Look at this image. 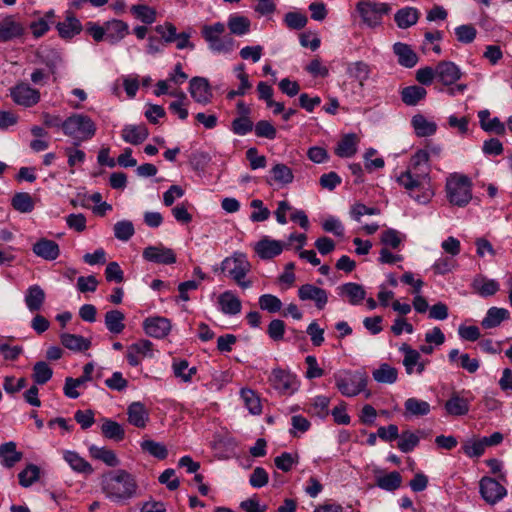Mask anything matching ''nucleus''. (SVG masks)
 Masks as SVG:
<instances>
[{"label":"nucleus","mask_w":512,"mask_h":512,"mask_svg":"<svg viewBox=\"0 0 512 512\" xmlns=\"http://www.w3.org/2000/svg\"><path fill=\"white\" fill-rule=\"evenodd\" d=\"M397 182L419 203L425 204L432 199L434 188L427 150H419L412 156L409 168L397 177Z\"/></svg>","instance_id":"1"},{"label":"nucleus","mask_w":512,"mask_h":512,"mask_svg":"<svg viewBox=\"0 0 512 512\" xmlns=\"http://www.w3.org/2000/svg\"><path fill=\"white\" fill-rule=\"evenodd\" d=\"M102 492L114 502L124 503L139 495V487L135 477L123 469L102 474Z\"/></svg>","instance_id":"2"},{"label":"nucleus","mask_w":512,"mask_h":512,"mask_svg":"<svg viewBox=\"0 0 512 512\" xmlns=\"http://www.w3.org/2000/svg\"><path fill=\"white\" fill-rule=\"evenodd\" d=\"M225 31L226 25L222 22L202 27L201 35L212 52L228 54L234 50L235 40L230 34H225Z\"/></svg>","instance_id":"3"},{"label":"nucleus","mask_w":512,"mask_h":512,"mask_svg":"<svg viewBox=\"0 0 512 512\" xmlns=\"http://www.w3.org/2000/svg\"><path fill=\"white\" fill-rule=\"evenodd\" d=\"M333 377L337 389L345 397H354L367 386V375L361 371L341 370Z\"/></svg>","instance_id":"4"},{"label":"nucleus","mask_w":512,"mask_h":512,"mask_svg":"<svg viewBox=\"0 0 512 512\" xmlns=\"http://www.w3.org/2000/svg\"><path fill=\"white\" fill-rule=\"evenodd\" d=\"M471 186L472 183L467 176L460 174L450 175L446 181V192L449 202L459 207L466 206L472 198Z\"/></svg>","instance_id":"5"},{"label":"nucleus","mask_w":512,"mask_h":512,"mask_svg":"<svg viewBox=\"0 0 512 512\" xmlns=\"http://www.w3.org/2000/svg\"><path fill=\"white\" fill-rule=\"evenodd\" d=\"M251 265L243 253L235 252L231 257L225 258L221 263V270L228 275L242 288H249L251 281H243L250 271Z\"/></svg>","instance_id":"6"},{"label":"nucleus","mask_w":512,"mask_h":512,"mask_svg":"<svg viewBox=\"0 0 512 512\" xmlns=\"http://www.w3.org/2000/svg\"><path fill=\"white\" fill-rule=\"evenodd\" d=\"M62 130L76 140H86L94 134V123L86 115L74 114L62 123Z\"/></svg>","instance_id":"7"},{"label":"nucleus","mask_w":512,"mask_h":512,"mask_svg":"<svg viewBox=\"0 0 512 512\" xmlns=\"http://www.w3.org/2000/svg\"><path fill=\"white\" fill-rule=\"evenodd\" d=\"M269 382L271 386L283 396H290L299 388V381L296 375L282 368L272 370Z\"/></svg>","instance_id":"8"},{"label":"nucleus","mask_w":512,"mask_h":512,"mask_svg":"<svg viewBox=\"0 0 512 512\" xmlns=\"http://www.w3.org/2000/svg\"><path fill=\"white\" fill-rule=\"evenodd\" d=\"M474 399L469 390L453 391L444 404V409L449 416H465L470 411V403Z\"/></svg>","instance_id":"9"},{"label":"nucleus","mask_w":512,"mask_h":512,"mask_svg":"<svg viewBox=\"0 0 512 512\" xmlns=\"http://www.w3.org/2000/svg\"><path fill=\"white\" fill-rule=\"evenodd\" d=\"M357 9L363 21L370 27H375L381 23L383 15L390 10L385 3H376L369 0H363L358 3Z\"/></svg>","instance_id":"10"},{"label":"nucleus","mask_w":512,"mask_h":512,"mask_svg":"<svg viewBox=\"0 0 512 512\" xmlns=\"http://www.w3.org/2000/svg\"><path fill=\"white\" fill-rule=\"evenodd\" d=\"M479 490L482 498L490 505L502 500L507 490L497 480L491 477H483L479 482Z\"/></svg>","instance_id":"11"},{"label":"nucleus","mask_w":512,"mask_h":512,"mask_svg":"<svg viewBox=\"0 0 512 512\" xmlns=\"http://www.w3.org/2000/svg\"><path fill=\"white\" fill-rule=\"evenodd\" d=\"M13 101L24 107H32L40 101V92L26 83H20L11 89Z\"/></svg>","instance_id":"12"},{"label":"nucleus","mask_w":512,"mask_h":512,"mask_svg":"<svg viewBox=\"0 0 512 512\" xmlns=\"http://www.w3.org/2000/svg\"><path fill=\"white\" fill-rule=\"evenodd\" d=\"M24 32V25L13 15L6 16L0 21V43L20 38Z\"/></svg>","instance_id":"13"},{"label":"nucleus","mask_w":512,"mask_h":512,"mask_svg":"<svg viewBox=\"0 0 512 512\" xmlns=\"http://www.w3.org/2000/svg\"><path fill=\"white\" fill-rule=\"evenodd\" d=\"M143 258L146 261L169 265L176 262V255L171 248H167L161 244L156 246H148L143 250Z\"/></svg>","instance_id":"14"},{"label":"nucleus","mask_w":512,"mask_h":512,"mask_svg":"<svg viewBox=\"0 0 512 512\" xmlns=\"http://www.w3.org/2000/svg\"><path fill=\"white\" fill-rule=\"evenodd\" d=\"M146 357H153V344L151 341L142 339L128 346L126 358L131 366H138L142 359Z\"/></svg>","instance_id":"15"},{"label":"nucleus","mask_w":512,"mask_h":512,"mask_svg":"<svg viewBox=\"0 0 512 512\" xmlns=\"http://www.w3.org/2000/svg\"><path fill=\"white\" fill-rule=\"evenodd\" d=\"M128 33V25L121 20H112L103 27L98 26V41L108 40L111 43L118 41Z\"/></svg>","instance_id":"16"},{"label":"nucleus","mask_w":512,"mask_h":512,"mask_svg":"<svg viewBox=\"0 0 512 512\" xmlns=\"http://www.w3.org/2000/svg\"><path fill=\"white\" fill-rule=\"evenodd\" d=\"M285 246L283 242L265 236L255 244L254 250L261 259L269 260L280 255Z\"/></svg>","instance_id":"17"},{"label":"nucleus","mask_w":512,"mask_h":512,"mask_svg":"<svg viewBox=\"0 0 512 512\" xmlns=\"http://www.w3.org/2000/svg\"><path fill=\"white\" fill-rule=\"evenodd\" d=\"M189 91L191 97L198 103L208 104L213 97L211 87L206 78L194 77L190 80Z\"/></svg>","instance_id":"18"},{"label":"nucleus","mask_w":512,"mask_h":512,"mask_svg":"<svg viewBox=\"0 0 512 512\" xmlns=\"http://www.w3.org/2000/svg\"><path fill=\"white\" fill-rule=\"evenodd\" d=\"M462 76L460 68L451 61H441L436 65V79L443 85L454 84Z\"/></svg>","instance_id":"19"},{"label":"nucleus","mask_w":512,"mask_h":512,"mask_svg":"<svg viewBox=\"0 0 512 512\" xmlns=\"http://www.w3.org/2000/svg\"><path fill=\"white\" fill-rule=\"evenodd\" d=\"M298 296L302 301H314L319 310H322L328 302L327 292L312 284H304L300 286L298 289Z\"/></svg>","instance_id":"20"},{"label":"nucleus","mask_w":512,"mask_h":512,"mask_svg":"<svg viewBox=\"0 0 512 512\" xmlns=\"http://www.w3.org/2000/svg\"><path fill=\"white\" fill-rule=\"evenodd\" d=\"M143 328L147 335L161 339L169 334L171 323L165 317H151L144 321Z\"/></svg>","instance_id":"21"},{"label":"nucleus","mask_w":512,"mask_h":512,"mask_svg":"<svg viewBox=\"0 0 512 512\" xmlns=\"http://www.w3.org/2000/svg\"><path fill=\"white\" fill-rule=\"evenodd\" d=\"M149 135L148 129L144 124L140 125H126L122 129V139L126 143H130L132 145H139L144 142Z\"/></svg>","instance_id":"22"},{"label":"nucleus","mask_w":512,"mask_h":512,"mask_svg":"<svg viewBox=\"0 0 512 512\" xmlns=\"http://www.w3.org/2000/svg\"><path fill=\"white\" fill-rule=\"evenodd\" d=\"M33 252L45 260H55L60 253L58 244L53 240L42 238L37 241L32 248Z\"/></svg>","instance_id":"23"},{"label":"nucleus","mask_w":512,"mask_h":512,"mask_svg":"<svg viewBox=\"0 0 512 512\" xmlns=\"http://www.w3.org/2000/svg\"><path fill=\"white\" fill-rule=\"evenodd\" d=\"M127 414L129 423L138 428H144L149 420V414L141 402L131 403Z\"/></svg>","instance_id":"24"},{"label":"nucleus","mask_w":512,"mask_h":512,"mask_svg":"<svg viewBox=\"0 0 512 512\" xmlns=\"http://www.w3.org/2000/svg\"><path fill=\"white\" fill-rule=\"evenodd\" d=\"M393 51L398 57L399 64L404 67L412 68L418 62L417 54L407 44L397 42L393 45Z\"/></svg>","instance_id":"25"},{"label":"nucleus","mask_w":512,"mask_h":512,"mask_svg":"<svg viewBox=\"0 0 512 512\" xmlns=\"http://www.w3.org/2000/svg\"><path fill=\"white\" fill-rule=\"evenodd\" d=\"M64 459L72 470L77 473L91 475L94 472L93 466L74 451H65Z\"/></svg>","instance_id":"26"},{"label":"nucleus","mask_w":512,"mask_h":512,"mask_svg":"<svg viewBox=\"0 0 512 512\" xmlns=\"http://www.w3.org/2000/svg\"><path fill=\"white\" fill-rule=\"evenodd\" d=\"M479 122L481 128L486 132H494L497 135H504L506 127L498 117L490 119V112L488 110H481L478 112Z\"/></svg>","instance_id":"27"},{"label":"nucleus","mask_w":512,"mask_h":512,"mask_svg":"<svg viewBox=\"0 0 512 512\" xmlns=\"http://www.w3.org/2000/svg\"><path fill=\"white\" fill-rule=\"evenodd\" d=\"M419 17L420 12L418 9L414 7H404L395 13L394 20L399 28L407 29L415 25Z\"/></svg>","instance_id":"28"},{"label":"nucleus","mask_w":512,"mask_h":512,"mask_svg":"<svg viewBox=\"0 0 512 512\" xmlns=\"http://www.w3.org/2000/svg\"><path fill=\"white\" fill-rule=\"evenodd\" d=\"M472 288L482 297L494 295L499 290V283L493 279H487L482 275L476 276L472 281Z\"/></svg>","instance_id":"29"},{"label":"nucleus","mask_w":512,"mask_h":512,"mask_svg":"<svg viewBox=\"0 0 512 512\" xmlns=\"http://www.w3.org/2000/svg\"><path fill=\"white\" fill-rule=\"evenodd\" d=\"M358 137L356 134L351 133L345 135L337 144L335 154L342 158H349L356 154Z\"/></svg>","instance_id":"30"},{"label":"nucleus","mask_w":512,"mask_h":512,"mask_svg":"<svg viewBox=\"0 0 512 512\" xmlns=\"http://www.w3.org/2000/svg\"><path fill=\"white\" fill-rule=\"evenodd\" d=\"M60 341L64 347L73 351H84L92 345L91 339L70 333H62Z\"/></svg>","instance_id":"31"},{"label":"nucleus","mask_w":512,"mask_h":512,"mask_svg":"<svg viewBox=\"0 0 512 512\" xmlns=\"http://www.w3.org/2000/svg\"><path fill=\"white\" fill-rule=\"evenodd\" d=\"M45 301V292L39 285H32L27 289L25 303L31 312L39 311Z\"/></svg>","instance_id":"32"},{"label":"nucleus","mask_w":512,"mask_h":512,"mask_svg":"<svg viewBox=\"0 0 512 512\" xmlns=\"http://www.w3.org/2000/svg\"><path fill=\"white\" fill-rule=\"evenodd\" d=\"M412 127L418 137H427L435 134L437 130V124L433 121H429L422 114H417L412 117Z\"/></svg>","instance_id":"33"},{"label":"nucleus","mask_w":512,"mask_h":512,"mask_svg":"<svg viewBox=\"0 0 512 512\" xmlns=\"http://www.w3.org/2000/svg\"><path fill=\"white\" fill-rule=\"evenodd\" d=\"M23 457V453L16 450V444L12 441L0 446V458L2 465L11 468Z\"/></svg>","instance_id":"34"},{"label":"nucleus","mask_w":512,"mask_h":512,"mask_svg":"<svg viewBox=\"0 0 512 512\" xmlns=\"http://www.w3.org/2000/svg\"><path fill=\"white\" fill-rule=\"evenodd\" d=\"M218 303L224 314L236 315L241 312L240 299L230 291L222 293L218 298Z\"/></svg>","instance_id":"35"},{"label":"nucleus","mask_w":512,"mask_h":512,"mask_svg":"<svg viewBox=\"0 0 512 512\" xmlns=\"http://www.w3.org/2000/svg\"><path fill=\"white\" fill-rule=\"evenodd\" d=\"M338 290L339 294L346 296L352 305L359 304L366 296L364 288L360 284L353 282L341 285Z\"/></svg>","instance_id":"36"},{"label":"nucleus","mask_w":512,"mask_h":512,"mask_svg":"<svg viewBox=\"0 0 512 512\" xmlns=\"http://www.w3.org/2000/svg\"><path fill=\"white\" fill-rule=\"evenodd\" d=\"M347 73L359 82L360 87H363L364 82L370 77L371 68L363 61H356L348 64Z\"/></svg>","instance_id":"37"},{"label":"nucleus","mask_w":512,"mask_h":512,"mask_svg":"<svg viewBox=\"0 0 512 512\" xmlns=\"http://www.w3.org/2000/svg\"><path fill=\"white\" fill-rule=\"evenodd\" d=\"M251 22L250 20L242 15L232 14L229 16L227 21V27L231 34L237 36H243L250 31Z\"/></svg>","instance_id":"38"},{"label":"nucleus","mask_w":512,"mask_h":512,"mask_svg":"<svg viewBox=\"0 0 512 512\" xmlns=\"http://www.w3.org/2000/svg\"><path fill=\"white\" fill-rule=\"evenodd\" d=\"M509 317V311L505 308H490L481 325L486 329H491L500 325V323Z\"/></svg>","instance_id":"39"},{"label":"nucleus","mask_w":512,"mask_h":512,"mask_svg":"<svg viewBox=\"0 0 512 512\" xmlns=\"http://www.w3.org/2000/svg\"><path fill=\"white\" fill-rule=\"evenodd\" d=\"M426 94L427 92L424 87L412 85L405 87L401 91V99L406 105L415 106L419 101L425 98Z\"/></svg>","instance_id":"40"},{"label":"nucleus","mask_w":512,"mask_h":512,"mask_svg":"<svg viewBox=\"0 0 512 512\" xmlns=\"http://www.w3.org/2000/svg\"><path fill=\"white\" fill-rule=\"evenodd\" d=\"M372 376L378 383L393 384L397 380L398 371L389 364L383 363L372 372Z\"/></svg>","instance_id":"41"},{"label":"nucleus","mask_w":512,"mask_h":512,"mask_svg":"<svg viewBox=\"0 0 512 512\" xmlns=\"http://www.w3.org/2000/svg\"><path fill=\"white\" fill-rule=\"evenodd\" d=\"M101 431L106 438L114 441H121L125 436V431L118 422L106 418L102 419Z\"/></svg>","instance_id":"42"},{"label":"nucleus","mask_w":512,"mask_h":512,"mask_svg":"<svg viewBox=\"0 0 512 512\" xmlns=\"http://www.w3.org/2000/svg\"><path fill=\"white\" fill-rule=\"evenodd\" d=\"M405 412L411 416H424L430 413V404L417 398H408L405 403Z\"/></svg>","instance_id":"43"},{"label":"nucleus","mask_w":512,"mask_h":512,"mask_svg":"<svg viewBox=\"0 0 512 512\" xmlns=\"http://www.w3.org/2000/svg\"><path fill=\"white\" fill-rule=\"evenodd\" d=\"M399 350L404 353L403 366L405 367L407 374L411 375L414 372L416 364L419 363L421 355L407 343H403Z\"/></svg>","instance_id":"44"},{"label":"nucleus","mask_w":512,"mask_h":512,"mask_svg":"<svg viewBox=\"0 0 512 512\" xmlns=\"http://www.w3.org/2000/svg\"><path fill=\"white\" fill-rule=\"evenodd\" d=\"M124 319L125 316L121 311L111 310L105 314V325L111 333L119 334L125 327Z\"/></svg>","instance_id":"45"},{"label":"nucleus","mask_w":512,"mask_h":512,"mask_svg":"<svg viewBox=\"0 0 512 512\" xmlns=\"http://www.w3.org/2000/svg\"><path fill=\"white\" fill-rule=\"evenodd\" d=\"M59 35L62 38L70 39L75 34L80 33L81 31V24L80 22L74 18V17H67L65 21L59 22L56 26Z\"/></svg>","instance_id":"46"},{"label":"nucleus","mask_w":512,"mask_h":512,"mask_svg":"<svg viewBox=\"0 0 512 512\" xmlns=\"http://www.w3.org/2000/svg\"><path fill=\"white\" fill-rule=\"evenodd\" d=\"M52 375L53 371L46 362L39 361L34 364L32 379L35 382V384H46L52 378Z\"/></svg>","instance_id":"47"},{"label":"nucleus","mask_w":512,"mask_h":512,"mask_svg":"<svg viewBox=\"0 0 512 512\" xmlns=\"http://www.w3.org/2000/svg\"><path fill=\"white\" fill-rule=\"evenodd\" d=\"M402 483V477L399 472L393 471L386 475L378 476L376 479V484L381 489L387 491H394L400 487Z\"/></svg>","instance_id":"48"},{"label":"nucleus","mask_w":512,"mask_h":512,"mask_svg":"<svg viewBox=\"0 0 512 512\" xmlns=\"http://www.w3.org/2000/svg\"><path fill=\"white\" fill-rule=\"evenodd\" d=\"M40 476V468L35 464H29L18 474L19 484L24 487H30Z\"/></svg>","instance_id":"49"},{"label":"nucleus","mask_w":512,"mask_h":512,"mask_svg":"<svg viewBox=\"0 0 512 512\" xmlns=\"http://www.w3.org/2000/svg\"><path fill=\"white\" fill-rule=\"evenodd\" d=\"M11 203L13 208L21 213H29L34 208L33 199L31 195L26 192L16 193Z\"/></svg>","instance_id":"50"},{"label":"nucleus","mask_w":512,"mask_h":512,"mask_svg":"<svg viewBox=\"0 0 512 512\" xmlns=\"http://www.w3.org/2000/svg\"><path fill=\"white\" fill-rule=\"evenodd\" d=\"M241 398L243 399L244 404L250 413H252L254 415L261 413L262 406L260 403V399L253 390L242 389L241 390Z\"/></svg>","instance_id":"51"},{"label":"nucleus","mask_w":512,"mask_h":512,"mask_svg":"<svg viewBox=\"0 0 512 512\" xmlns=\"http://www.w3.org/2000/svg\"><path fill=\"white\" fill-rule=\"evenodd\" d=\"M114 236L120 241H128L135 233L134 225L129 220H121L114 224Z\"/></svg>","instance_id":"52"},{"label":"nucleus","mask_w":512,"mask_h":512,"mask_svg":"<svg viewBox=\"0 0 512 512\" xmlns=\"http://www.w3.org/2000/svg\"><path fill=\"white\" fill-rule=\"evenodd\" d=\"M141 448L143 451L149 453L150 455L160 460H163L168 456V450L166 446L154 440L142 441Z\"/></svg>","instance_id":"53"},{"label":"nucleus","mask_w":512,"mask_h":512,"mask_svg":"<svg viewBox=\"0 0 512 512\" xmlns=\"http://www.w3.org/2000/svg\"><path fill=\"white\" fill-rule=\"evenodd\" d=\"M254 128L253 121L250 116H239L231 123V130L234 134L244 136L251 132Z\"/></svg>","instance_id":"54"},{"label":"nucleus","mask_w":512,"mask_h":512,"mask_svg":"<svg viewBox=\"0 0 512 512\" xmlns=\"http://www.w3.org/2000/svg\"><path fill=\"white\" fill-rule=\"evenodd\" d=\"M273 178L276 182L281 184H289L293 181L292 170L285 164L278 163L271 169Z\"/></svg>","instance_id":"55"},{"label":"nucleus","mask_w":512,"mask_h":512,"mask_svg":"<svg viewBox=\"0 0 512 512\" xmlns=\"http://www.w3.org/2000/svg\"><path fill=\"white\" fill-rule=\"evenodd\" d=\"M398 438L397 446L404 453L411 452L419 444V437L410 431L402 432Z\"/></svg>","instance_id":"56"},{"label":"nucleus","mask_w":512,"mask_h":512,"mask_svg":"<svg viewBox=\"0 0 512 512\" xmlns=\"http://www.w3.org/2000/svg\"><path fill=\"white\" fill-rule=\"evenodd\" d=\"M259 306L262 310L276 313L281 310L282 302L278 297L272 294H264L259 297Z\"/></svg>","instance_id":"57"},{"label":"nucleus","mask_w":512,"mask_h":512,"mask_svg":"<svg viewBox=\"0 0 512 512\" xmlns=\"http://www.w3.org/2000/svg\"><path fill=\"white\" fill-rule=\"evenodd\" d=\"M131 12L146 24H151L156 20V11L147 5H134Z\"/></svg>","instance_id":"58"},{"label":"nucleus","mask_w":512,"mask_h":512,"mask_svg":"<svg viewBox=\"0 0 512 512\" xmlns=\"http://www.w3.org/2000/svg\"><path fill=\"white\" fill-rule=\"evenodd\" d=\"M174 374L181 378L184 382L191 381L192 376L196 373V367L189 368L187 360H180L173 363Z\"/></svg>","instance_id":"59"},{"label":"nucleus","mask_w":512,"mask_h":512,"mask_svg":"<svg viewBox=\"0 0 512 512\" xmlns=\"http://www.w3.org/2000/svg\"><path fill=\"white\" fill-rule=\"evenodd\" d=\"M104 276L107 282L121 283L124 281V272L117 262H109L105 268Z\"/></svg>","instance_id":"60"},{"label":"nucleus","mask_w":512,"mask_h":512,"mask_svg":"<svg viewBox=\"0 0 512 512\" xmlns=\"http://www.w3.org/2000/svg\"><path fill=\"white\" fill-rule=\"evenodd\" d=\"M486 445L484 444V440L478 439L471 442H466L462 446L463 452L470 458H478L482 456L485 452Z\"/></svg>","instance_id":"61"},{"label":"nucleus","mask_w":512,"mask_h":512,"mask_svg":"<svg viewBox=\"0 0 512 512\" xmlns=\"http://www.w3.org/2000/svg\"><path fill=\"white\" fill-rule=\"evenodd\" d=\"M250 206L257 211H254L250 215V219L253 222H263L270 216V211L264 206L263 201L260 199H254L251 201Z\"/></svg>","instance_id":"62"},{"label":"nucleus","mask_w":512,"mask_h":512,"mask_svg":"<svg viewBox=\"0 0 512 512\" xmlns=\"http://www.w3.org/2000/svg\"><path fill=\"white\" fill-rule=\"evenodd\" d=\"M255 134L261 138L275 139L277 135L276 128L267 120H260L255 125Z\"/></svg>","instance_id":"63"},{"label":"nucleus","mask_w":512,"mask_h":512,"mask_svg":"<svg viewBox=\"0 0 512 512\" xmlns=\"http://www.w3.org/2000/svg\"><path fill=\"white\" fill-rule=\"evenodd\" d=\"M307 17L298 12H288L284 17L285 24L290 28L294 30H300L305 27L307 24Z\"/></svg>","instance_id":"64"}]
</instances>
